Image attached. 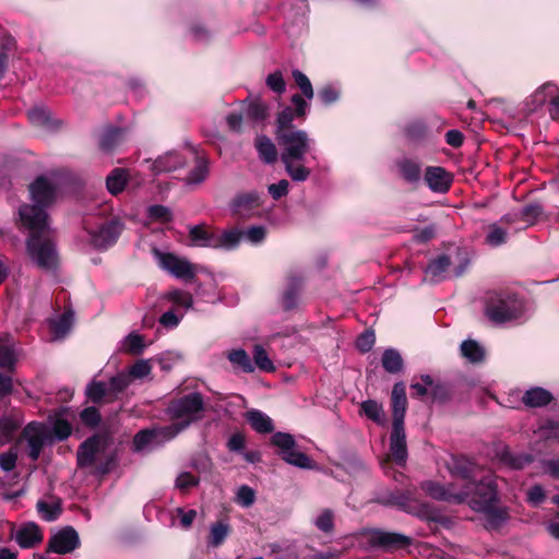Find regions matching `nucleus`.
<instances>
[{
	"mask_svg": "<svg viewBox=\"0 0 559 559\" xmlns=\"http://www.w3.org/2000/svg\"><path fill=\"white\" fill-rule=\"evenodd\" d=\"M32 205L21 206L19 214L31 235L26 241V251L31 261L44 271H53L59 263L51 230L47 222L45 207L55 200V187L44 177L37 178L29 187Z\"/></svg>",
	"mask_w": 559,
	"mask_h": 559,
	"instance_id": "obj_1",
	"label": "nucleus"
},
{
	"mask_svg": "<svg viewBox=\"0 0 559 559\" xmlns=\"http://www.w3.org/2000/svg\"><path fill=\"white\" fill-rule=\"evenodd\" d=\"M421 489L437 500L450 503L467 501L473 510L484 513L487 524L492 528L499 527L509 519L508 510L496 506L498 499L497 484L491 472L483 475L479 484L468 485L466 490H454L452 487L444 488L440 483L433 480L423 483Z\"/></svg>",
	"mask_w": 559,
	"mask_h": 559,
	"instance_id": "obj_2",
	"label": "nucleus"
},
{
	"mask_svg": "<svg viewBox=\"0 0 559 559\" xmlns=\"http://www.w3.org/2000/svg\"><path fill=\"white\" fill-rule=\"evenodd\" d=\"M276 139L286 174L295 182L306 181L311 170L304 163L314 145V140L301 129L281 131Z\"/></svg>",
	"mask_w": 559,
	"mask_h": 559,
	"instance_id": "obj_3",
	"label": "nucleus"
},
{
	"mask_svg": "<svg viewBox=\"0 0 559 559\" xmlns=\"http://www.w3.org/2000/svg\"><path fill=\"white\" fill-rule=\"evenodd\" d=\"M524 302L513 293H495L486 306L487 317L496 323L519 320L525 316Z\"/></svg>",
	"mask_w": 559,
	"mask_h": 559,
	"instance_id": "obj_4",
	"label": "nucleus"
},
{
	"mask_svg": "<svg viewBox=\"0 0 559 559\" xmlns=\"http://www.w3.org/2000/svg\"><path fill=\"white\" fill-rule=\"evenodd\" d=\"M203 406L204 402L200 393H190L171 402L168 406V415L174 423L167 426L168 429L176 437L198 418Z\"/></svg>",
	"mask_w": 559,
	"mask_h": 559,
	"instance_id": "obj_5",
	"label": "nucleus"
},
{
	"mask_svg": "<svg viewBox=\"0 0 559 559\" xmlns=\"http://www.w3.org/2000/svg\"><path fill=\"white\" fill-rule=\"evenodd\" d=\"M540 214V209L537 205L525 206L519 213H509L503 215L498 222L491 223L487 226L485 242L489 247H500L508 240L510 226L523 221L528 225L533 219Z\"/></svg>",
	"mask_w": 559,
	"mask_h": 559,
	"instance_id": "obj_6",
	"label": "nucleus"
},
{
	"mask_svg": "<svg viewBox=\"0 0 559 559\" xmlns=\"http://www.w3.org/2000/svg\"><path fill=\"white\" fill-rule=\"evenodd\" d=\"M468 265L466 254L460 250L452 253L440 254L432 259L425 267V281L439 283L447 278L448 272L452 267L454 276H461Z\"/></svg>",
	"mask_w": 559,
	"mask_h": 559,
	"instance_id": "obj_7",
	"label": "nucleus"
},
{
	"mask_svg": "<svg viewBox=\"0 0 559 559\" xmlns=\"http://www.w3.org/2000/svg\"><path fill=\"white\" fill-rule=\"evenodd\" d=\"M78 464L83 468H91L96 474L108 473L110 460L105 455V441L96 436L84 441L78 451Z\"/></svg>",
	"mask_w": 559,
	"mask_h": 559,
	"instance_id": "obj_8",
	"label": "nucleus"
},
{
	"mask_svg": "<svg viewBox=\"0 0 559 559\" xmlns=\"http://www.w3.org/2000/svg\"><path fill=\"white\" fill-rule=\"evenodd\" d=\"M152 254L159 269L178 280L192 282L199 271V266L197 264H193L187 258L177 255L173 252L153 248Z\"/></svg>",
	"mask_w": 559,
	"mask_h": 559,
	"instance_id": "obj_9",
	"label": "nucleus"
},
{
	"mask_svg": "<svg viewBox=\"0 0 559 559\" xmlns=\"http://www.w3.org/2000/svg\"><path fill=\"white\" fill-rule=\"evenodd\" d=\"M271 443L277 448V454L283 461L302 469H314L317 464L305 453L299 451L293 435L287 432H275Z\"/></svg>",
	"mask_w": 559,
	"mask_h": 559,
	"instance_id": "obj_10",
	"label": "nucleus"
},
{
	"mask_svg": "<svg viewBox=\"0 0 559 559\" xmlns=\"http://www.w3.org/2000/svg\"><path fill=\"white\" fill-rule=\"evenodd\" d=\"M23 438L27 442L28 456L36 461L43 448L52 442L50 427L45 424L29 423L23 430Z\"/></svg>",
	"mask_w": 559,
	"mask_h": 559,
	"instance_id": "obj_11",
	"label": "nucleus"
},
{
	"mask_svg": "<svg viewBox=\"0 0 559 559\" xmlns=\"http://www.w3.org/2000/svg\"><path fill=\"white\" fill-rule=\"evenodd\" d=\"M554 400L550 391L542 386H531L525 391H512L509 393L507 405L516 407L515 401H520L527 408H540L549 405Z\"/></svg>",
	"mask_w": 559,
	"mask_h": 559,
	"instance_id": "obj_12",
	"label": "nucleus"
},
{
	"mask_svg": "<svg viewBox=\"0 0 559 559\" xmlns=\"http://www.w3.org/2000/svg\"><path fill=\"white\" fill-rule=\"evenodd\" d=\"M361 535L369 546L389 551L404 548L411 542L405 535L380 530H366Z\"/></svg>",
	"mask_w": 559,
	"mask_h": 559,
	"instance_id": "obj_13",
	"label": "nucleus"
},
{
	"mask_svg": "<svg viewBox=\"0 0 559 559\" xmlns=\"http://www.w3.org/2000/svg\"><path fill=\"white\" fill-rule=\"evenodd\" d=\"M175 438L168 427L142 430L134 436L133 448L138 452L150 451Z\"/></svg>",
	"mask_w": 559,
	"mask_h": 559,
	"instance_id": "obj_14",
	"label": "nucleus"
},
{
	"mask_svg": "<svg viewBox=\"0 0 559 559\" xmlns=\"http://www.w3.org/2000/svg\"><path fill=\"white\" fill-rule=\"evenodd\" d=\"M292 103L294 108L285 107L281 112H278L276 135H278L281 131L296 130L292 127V122L297 118L305 117L307 114L309 104L302 98L301 95L295 94L292 97Z\"/></svg>",
	"mask_w": 559,
	"mask_h": 559,
	"instance_id": "obj_15",
	"label": "nucleus"
},
{
	"mask_svg": "<svg viewBox=\"0 0 559 559\" xmlns=\"http://www.w3.org/2000/svg\"><path fill=\"white\" fill-rule=\"evenodd\" d=\"M262 204L260 193L250 191L238 194L233 200L231 210L239 217L249 218L260 215Z\"/></svg>",
	"mask_w": 559,
	"mask_h": 559,
	"instance_id": "obj_16",
	"label": "nucleus"
},
{
	"mask_svg": "<svg viewBox=\"0 0 559 559\" xmlns=\"http://www.w3.org/2000/svg\"><path fill=\"white\" fill-rule=\"evenodd\" d=\"M80 545V538L75 530L66 527L53 534L48 543V551L66 555L75 550Z\"/></svg>",
	"mask_w": 559,
	"mask_h": 559,
	"instance_id": "obj_17",
	"label": "nucleus"
},
{
	"mask_svg": "<svg viewBox=\"0 0 559 559\" xmlns=\"http://www.w3.org/2000/svg\"><path fill=\"white\" fill-rule=\"evenodd\" d=\"M121 230L122 227L120 223L115 221L109 222L100 226L97 230L91 231L90 241L92 246L97 249H107L117 241Z\"/></svg>",
	"mask_w": 559,
	"mask_h": 559,
	"instance_id": "obj_18",
	"label": "nucleus"
},
{
	"mask_svg": "<svg viewBox=\"0 0 559 559\" xmlns=\"http://www.w3.org/2000/svg\"><path fill=\"white\" fill-rule=\"evenodd\" d=\"M390 457L399 466H404L406 463L407 447L404 427L392 426L390 436Z\"/></svg>",
	"mask_w": 559,
	"mask_h": 559,
	"instance_id": "obj_19",
	"label": "nucleus"
},
{
	"mask_svg": "<svg viewBox=\"0 0 559 559\" xmlns=\"http://www.w3.org/2000/svg\"><path fill=\"white\" fill-rule=\"evenodd\" d=\"M481 472V468L471 462L469 460H466L464 457L462 459H455L453 461V464L451 466V473L455 476H459L465 480H468V483L461 489L466 490V487L471 484H479L480 479L477 481L476 478ZM443 487V485H441ZM453 488L454 490H457L454 485L444 486V488Z\"/></svg>",
	"mask_w": 559,
	"mask_h": 559,
	"instance_id": "obj_20",
	"label": "nucleus"
},
{
	"mask_svg": "<svg viewBox=\"0 0 559 559\" xmlns=\"http://www.w3.org/2000/svg\"><path fill=\"white\" fill-rule=\"evenodd\" d=\"M425 181L433 192L444 193L449 190L452 179L444 168L429 166L426 168Z\"/></svg>",
	"mask_w": 559,
	"mask_h": 559,
	"instance_id": "obj_21",
	"label": "nucleus"
},
{
	"mask_svg": "<svg viewBox=\"0 0 559 559\" xmlns=\"http://www.w3.org/2000/svg\"><path fill=\"white\" fill-rule=\"evenodd\" d=\"M393 425L404 427V417L407 406L405 386L402 382L395 383L391 395Z\"/></svg>",
	"mask_w": 559,
	"mask_h": 559,
	"instance_id": "obj_22",
	"label": "nucleus"
},
{
	"mask_svg": "<svg viewBox=\"0 0 559 559\" xmlns=\"http://www.w3.org/2000/svg\"><path fill=\"white\" fill-rule=\"evenodd\" d=\"M421 163L414 157H401L396 160L399 175L411 185H417L421 179Z\"/></svg>",
	"mask_w": 559,
	"mask_h": 559,
	"instance_id": "obj_23",
	"label": "nucleus"
},
{
	"mask_svg": "<svg viewBox=\"0 0 559 559\" xmlns=\"http://www.w3.org/2000/svg\"><path fill=\"white\" fill-rule=\"evenodd\" d=\"M559 93V86L552 82H547L540 85L528 98L526 105L530 110H535L543 106L546 102H550L552 106V98Z\"/></svg>",
	"mask_w": 559,
	"mask_h": 559,
	"instance_id": "obj_24",
	"label": "nucleus"
},
{
	"mask_svg": "<svg viewBox=\"0 0 559 559\" xmlns=\"http://www.w3.org/2000/svg\"><path fill=\"white\" fill-rule=\"evenodd\" d=\"M14 538L21 548H32L43 540V534L35 523H27L15 532Z\"/></svg>",
	"mask_w": 559,
	"mask_h": 559,
	"instance_id": "obj_25",
	"label": "nucleus"
},
{
	"mask_svg": "<svg viewBox=\"0 0 559 559\" xmlns=\"http://www.w3.org/2000/svg\"><path fill=\"white\" fill-rule=\"evenodd\" d=\"M497 459L502 465L511 469H522L533 462V457L531 455L514 454L507 447L500 449L497 452Z\"/></svg>",
	"mask_w": 559,
	"mask_h": 559,
	"instance_id": "obj_26",
	"label": "nucleus"
},
{
	"mask_svg": "<svg viewBox=\"0 0 559 559\" xmlns=\"http://www.w3.org/2000/svg\"><path fill=\"white\" fill-rule=\"evenodd\" d=\"M185 163V158L177 152H168L154 160L152 170L156 174L169 173L182 167Z\"/></svg>",
	"mask_w": 559,
	"mask_h": 559,
	"instance_id": "obj_27",
	"label": "nucleus"
},
{
	"mask_svg": "<svg viewBox=\"0 0 559 559\" xmlns=\"http://www.w3.org/2000/svg\"><path fill=\"white\" fill-rule=\"evenodd\" d=\"M74 316L72 311H66L50 319V329L53 340L63 338L73 325Z\"/></svg>",
	"mask_w": 559,
	"mask_h": 559,
	"instance_id": "obj_28",
	"label": "nucleus"
},
{
	"mask_svg": "<svg viewBox=\"0 0 559 559\" xmlns=\"http://www.w3.org/2000/svg\"><path fill=\"white\" fill-rule=\"evenodd\" d=\"M241 239V231L238 229H226L215 233L213 249L234 250L238 247Z\"/></svg>",
	"mask_w": 559,
	"mask_h": 559,
	"instance_id": "obj_29",
	"label": "nucleus"
},
{
	"mask_svg": "<svg viewBox=\"0 0 559 559\" xmlns=\"http://www.w3.org/2000/svg\"><path fill=\"white\" fill-rule=\"evenodd\" d=\"M29 121L36 126L47 130H52L59 127V122L55 120L50 111L44 107H35L28 111Z\"/></svg>",
	"mask_w": 559,
	"mask_h": 559,
	"instance_id": "obj_30",
	"label": "nucleus"
},
{
	"mask_svg": "<svg viewBox=\"0 0 559 559\" xmlns=\"http://www.w3.org/2000/svg\"><path fill=\"white\" fill-rule=\"evenodd\" d=\"M255 148L259 157L266 164H272L277 159V150L273 141L265 136L259 135L255 139Z\"/></svg>",
	"mask_w": 559,
	"mask_h": 559,
	"instance_id": "obj_31",
	"label": "nucleus"
},
{
	"mask_svg": "<svg viewBox=\"0 0 559 559\" xmlns=\"http://www.w3.org/2000/svg\"><path fill=\"white\" fill-rule=\"evenodd\" d=\"M241 109L247 119L253 120L255 122L263 121L269 116L267 105L260 99L243 102Z\"/></svg>",
	"mask_w": 559,
	"mask_h": 559,
	"instance_id": "obj_32",
	"label": "nucleus"
},
{
	"mask_svg": "<svg viewBox=\"0 0 559 559\" xmlns=\"http://www.w3.org/2000/svg\"><path fill=\"white\" fill-rule=\"evenodd\" d=\"M246 418L251 427L260 433H267L274 429L272 419L266 414L258 409L247 412Z\"/></svg>",
	"mask_w": 559,
	"mask_h": 559,
	"instance_id": "obj_33",
	"label": "nucleus"
},
{
	"mask_svg": "<svg viewBox=\"0 0 559 559\" xmlns=\"http://www.w3.org/2000/svg\"><path fill=\"white\" fill-rule=\"evenodd\" d=\"M227 358L233 367L246 373L254 371V365L247 352L242 348L231 349L227 353Z\"/></svg>",
	"mask_w": 559,
	"mask_h": 559,
	"instance_id": "obj_34",
	"label": "nucleus"
},
{
	"mask_svg": "<svg viewBox=\"0 0 559 559\" xmlns=\"http://www.w3.org/2000/svg\"><path fill=\"white\" fill-rule=\"evenodd\" d=\"M189 237L193 246L213 248L215 241V233L207 230L203 226H192L189 230Z\"/></svg>",
	"mask_w": 559,
	"mask_h": 559,
	"instance_id": "obj_35",
	"label": "nucleus"
},
{
	"mask_svg": "<svg viewBox=\"0 0 559 559\" xmlns=\"http://www.w3.org/2000/svg\"><path fill=\"white\" fill-rule=\"evenodd\" d=\"M127 140V131L121 128H109L104 131L100 139V146L110 151L122 144Z\"/></svg>",
	"mask_w": 559,
	"mask_h": 559,
	"instance_id": "obj_36",
	"label": "nucleus"
},
{
	"mask_svg": "<svg viewBox=\"0 0 559 559\" xmlns=\"http://www.w3.org/2000/svg\"><path fill=\"white\" fill-rule=\"evenodd\" d=\"M360 412L368 419L374 421L378 425H385L386 418L382 404L374 400H367L360 404Z\"/></svg>",
	"mask_w": 559,
	"mask_h": 559,
	"instance_id": "obj_37",
	"label": "nucleus"
},
{
	"mask_svg": "<svg viewBox=\"0 0 559 559\" xmlns=\"http://www.w3.org/2000/svg\"><path fill=\"white\" fill-rule=\"evenodd\" d=\"M129 179L128 170L115 168L106 179V186L111 194H118L123 191Z\"/></svg>",
	"mask_w": 559,
	"mask_h": 559,
	"instance_id": "obj_38",
	"label": "nucleus"
},
{
	"mask_svg": "<svg viewBox=\"0 0 559 559\" xmlns=\"http://www.w3.org/2000/svg\"><path fill=\"white\" fill-rule=\"evenodd\" d=\"M230 534V526L225 521H217L210 526L207 544L212 547L221 546Z\"/></svg>",
	"mask_w": 559,
	"mask_h": 559,
	"instance_id": "obj_39",
	"label": "nucleus"
},
{
	"mask_svg": "<svg viewBox=\"0 0 559 559\" xmlns=\"http://www.w3.org/2000/svg\"><path fill=\"white\" fill-rule=\"evenodd\" d=\"M461 354L471 362H480L485 357L484 347L474 340H466L461 344Z\"/></svg>",
	"mask_w": 559,
	"mask_h": 559,
	"instance_id": "obj_40",
	"label": "nucleus"
},
{
	"mask_svg": "<svg viewBox=\"0 0 559 559\" xmlns=\"http://www.w3.org/2000/svg\"><path fill=\"white\" fill-rule=\"evenodd\" d=\"M14 362V341L9 335L0 337V366L3 368H9Z\"/></svg>",
	"mask_w": 559,
	"mask_h": 559,
	"instance_id": "obj_41",
	"label": "nucleus"
},
{
	"mask_svg": "<svg viewBox=\"0 0 559 559\" xmlns=\"http://www.w3.org/2000/svg\"><path fill=\"white\" fill-rule=\"evenodd\" d=\"M86 395L93 402H99L105 397L114 400L112 394L109 390V383L103 381H92L86 386Z\"/></svg>",
	"mask_w": 559,
	"mask_h": 559,
	"instance_id": "obj_42",
	"label": "nucleus"
},
{
	"mask_svg": "<svg viewBox=\"0 0 559 559\" xmlns=\"http://www.w3.org/2000/svg\"><path fill=\"white\" fill-rule=\"evenodd\" d=\"M382 366L385 371L396 373L402 370L403 359L400 353L395 349H385L382 355Z\"/></svg>",
	"mask_w": 559,
	"mask_h": 559,
	"instance_id": "obj_43",
	"label": "nucleus"
},
{
	"mask_svg": "<svg viewBox=\"0 0 559 559\" xmlns=\"http://www.w3.org/2000/svg\"><path fill=\"white\" fill-rule=\"evenodd\" d=\"M342 88L338 84H326L318 92V97L325 106L333 105L341 99Z\"/></svg>",
	"mask_w": 559,
	"mask_h": 559,
	"instance_id": "obj_44",
	"label": "nucleus"
},
{
	"mask_svg": "<svg viewBox=\"0 0 559 559\" xmlns=\"http://www.w3.org/2000/svg\"><path fill=\"white\" fill-rule=\"evenodd\" d=\"M301 287V280L298 277H290L288 287L283 296V306L285 309H293L297 305L298 292Z\"/></svg>",
	"mask_w": 559,
	"mask_h": 559,
	"instance_id": "obj_45",
	"label": "nucleus"
},
{
	"mask_svg": "<svg viewBox=\"0 0 559 559\" xmlns=\"http://www.w3.org/2000/svg\"><path fill=\"white\" fill-rule=\"evenodd\" d=\"M165 298L171 301L174 305L185 308L186 310H189L193 307L192 295L182 289H171L165 295Z\"/></svg>",
	"mask_w": 559,
	"mask_h": 559,
	"instance_id": "obj_46",
	"label": "nucleus"
},
{
	"mask_svg": "<svg viewBox=\"0 0 559 559\" xmlns=\"http://www.w3.org/2000/svg\"><path fill=\"white\" fill-rule=\"evenodd\" d=\"M49 419L52 425V429H50L52 440H64L71 435V426L66 419L61 418L59 415H56L55 417H49Z\"/></svg>",
	"mask_w": 559,
	"mask_h": 559,
	"instance_id": "obj_47",
	"label": "nucleus"
},
{
	"mask_svg": "<svg viewBox=\"0 0 559 559\" xmlns=\"http://www.w3.org/2000/svg\"><path fill=\"white\" fill-rule=\"evenodd\" d=\"M131 376L128 374V372H119L117 376L112 377L108 382L112 397L116 399L119 393L123 392L131 384Z\"/></svg>",
	"mask_w": 559,
	"mask_h": 559,
	"instance_id": "obj_48",
	"label": "nucleus"
},
{
	"mask_svg": "<svg viewBox=\"0 0 559 559\" xmlns=\"http://www.w3.org/2000/svg\"><path fill=\"white\" fill-rule=\"evenodd\" d=\"M253 360L254 364L260 370L271 372L275 369L272 360L270 359L267 353L261 345H255L253 348Z\"/></svg>",
	"mask_w": 559,
	"mask_h": 559,
	"instance_id": "obj_49",
	"label": "nucleus"
},
{
	"mask_svg": "<svg viewBox=\"0 0 559 559\" xmlns=\"http://www.w3.org/2000/svg\"><path fill=\"white\" fill-rule=\"evenodd\" d=\"M411 389L415 391L416 396L423 397L428 393L436 394L437 385L429 374H424L420 378V382L412 383Z\"/></svg>",
	"mask_w": 559,
	"mask_h": 559,
	"instance_id": "obj_50",
	"label": "nucleus"
},
{
	"mask_svg": "<svg viewBox=\"0 0 559 559\" xmlns=\"http://www.w3.org/2000/svg\"><path fill=\"white\" fill-rule=\"evenodd\" d=\"M144 347L143 337L136 333H130L121 343V349L132 354H140Z\"/></svg>",
	"mask_w": 559,
	"mask_h": 559,
	"instance_id": "obj_51",
	"label": "nucleus"
},
{
	"mask_svg": "<svg viewBox=\"0 0 559 559\" xmlns=\"http://www.w3.org/2000/svg\"><path fill=\"white\" fill-rule=\"evenodd\" d=\"M209 174V167L206 160L200 158L197 162L195 167L189 174L187 182L189 185H199L205 180Z\"/></svg>",
	"mask_w": 559,
	"mask_h": 559,
	"instance_id": "obj_52",
	"label": "nucleus"
},
{
	"mask_svg": "<svg viewBox=\"0 0 559 559\" xmlns=\"http://www.w3.org/2000/svg\"><path fill=\"white\" fill-rule=\"evenodd\" d=\"M293 78H294L297 86L300 88L302 95L308 99H312L314 96V92H313L312 84H311L310 80L308 79V76L300 70H294Z\"/></svg>",
	"mask_w": 559,
	"mask_h": 559,
	"instance_id": "obj_53",
	"label": "nucleus"
},
{
	"mask_svg": "<svg viewBox=\"0 0 559 559\" xmlns=\"http://www.w3.org/2000/svg\"><path fill=\"white\" fill-rule=\"evenodd\" d=\"M241 237H243L251 245H261L265 240L266 228L264 226H251L245 231H241Z\"/></svg>",
	"mask_w": 559,
	"mask_h": 559,
	"instance_id": "obj_54",
	"label": "nucleus"
},
{
	"mask_svg": "<svg viewBox=\"0 0 559 559\" xmlns=\"http://www.w3.org/2000/svg\"><path fill=\"white\" fill-rule=\"evenodd\" d=\"M255 500V492L254 490L247 486H240L237 490L236 495V502L245 508H249L254 503Z\"/></svg>",
	"mask_w": 559,
	"mask_h": 559,
	"instance_id": "obj_55",
	"label": "nucleus"
},
{
	"mask_svg": "<svg viewBox=\"0 0 559 559\" xmlns=\"http://www.w3.org/2000/svg\"><path fill=\"white\" fill-rule=\"evenodd\" d=\"M152 371V366L148 360H139L134 365H132L128 374L131 376V380L133 379H144L150 376Z\"/></svg>",
	"mask_w": 559,
	"mask_h": 559,
	"instance_id": "obj_56",
	"label": "nucleus"
},
{
	"mask_svg": "<svg viewBox=\"0 0 559 559\" xmlns=\"http://www.w3.org/2000/svg\"><path fill=\"white\" fill-rule=\"evenodd\" d=\"M266 85L270 90L277 94H282L286 91V82L284 81L281 71H275L266 76Z\"/></svg>",
	"mask_w": 559,
	"mask_h": 559,
	"instance_id": "obj_57",
	"label": "nucleus"
},
{
	"mask_svg": "<svg viewBox=\"0 0 559 559\" xmlns=\"http://www.w3.org/2000/svg\"><path fill=\"white\" fill-rule=\"evenodd\" d=\"M199 484V478L189 472L180 473L175 481L176 488L181 491L189 490Z\"/></svg>",
	"mask_w": 559,
	"mask_h": 559,
	"instance_id": "obj_58",
	"label": "nucleus"
},
{
	"mask_svg": "<svg viewBox=\"0 0 559 559\" xmlns=\"http://www.w3.org/2000/svg\"><path fill=\"white\" fill-rule=\"evenodd\" d=\"M37 511L45 521H53L60 514V508L56 504H49L43 501L37 503Z\"/></svg>",
	"mask_w": 559,
	"mask_h": 559,
	"instance_id": "obj_59",
	"label": "nucleus"
},
{
	"mask_svg": "<svg viewBox=\"0 0 559 559\" xmlns=\"http://www.w3.org/2000/svg\"><path fill=\"white\" fill-rule=\"evenodd\" d=\"M150 218L158 222H169L171 219V212L164 205H152L147 209Z\"/></svg>",
	"mask_w": 559,
	"mask_h": 559,
	"instance_id": "obj_60",
	"label": "nucleus"
},
{
	"mask_svg": "<svg viewBox=\"0 0 559 559\" xmlns=\"http://www.w3.org/2000/svg\"><path fill=\"white\" fill-rule=\"evenodd\" d=\"M314 524L322 532H331L334 525L332 511L323 510L314 520Z\"/></svg>",
	"mask_w": 559,
	"mask_h": 559,
	"instance_id": "obj_61",
	"label": "nucleus"
},
{
	"mask_svg": "<svg viewBox=\"0 0 559 559\" xmlns=\"http://www.w3.org/2000/svg\"><path fill=\"white\" fill-rule=\"evenodd\" d=\"M289 181L282 179L276 183H272L267 187V192L274 200H280L289 192Z\"/></svg>",
	"mask_w": 559,
	"mask_h": 559,
	"instance_id": "obj_62",
	"label": "nucleus"
},
{
	"mask_svg": "<svg viewBox=\"0 0 559 559\" xmlns=\"http://www.w3.org/2000/svg\"><path fill=\"white\" fill-rule=\"evenodd\" d=\"M17 460V451L12 448L8 452L0 454V467L4 472H11L15 468Z\"/></svg>",
	"mask_w": 559,
	"mask_h": 559,
	"instance_id": "obj_63",
	"label": "nucleus"
},
{
	"mask_svg": "<svg viewBox=\"0 0 559 559\" xmlns=\"http://www.w3.org/2000/svg\"><path fill=\"white\" fill-rule=\"evenodd\" d=\"M374 341V333L372 331H366L357 337L356 346L360 352L366 353L372 348Z\"/></svg>",
	"mask_w": 559,
	"mask_h": 559,
	"instance_id": "obj_64",
	"label": "nucleus"
}]
</instances>
